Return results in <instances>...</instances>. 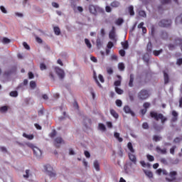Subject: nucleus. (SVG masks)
<instances>
[{"label": "nucleus", "instance_id": "f257e3e1", "mask_svg": "<svg viewBox=\"0 0 182 182\" xmlns=\"http://www.w3.org/2000/svg\"><path fill=\"white\" fill-rule=\"evenodd\" d=\"M127 147L129 151H131V153L128 154L129 159L130 161H132L131 163L136 166V164H137V158H136V155H134V149H133V145L132 144L131 142L128 143Z\"/></svg>", "mask_w": 182, "mask_h": 182}, {"label": "nucleus", "instance_id": "f03ea898", "mask_svg": "<svg viewBox=\"0 0 182 182\" xmlns=\"http://www.w3.org/2000/svg\"><path fill=\"white\" fill-rule=\"evenodd\" d=\"M150 116L157 122L161 120L162 124H164V122H167V117L163 116V114H159L156 112H151Z\"/></svg>", "mask_w": 182, "mask_h": 182}, {"label": "nucleus", "instance_id": "7ed1b4c3", "mask_svg": "<svg viewBox=\"0 0 182 182\" xmlns=\"http://www.w3.org/2000/svg\"><path fill=\"white\" fill-rule=\"evenodd\" d=\"M137 99L139 100H146L150 97V92L146 89L141 90L136 95Z\"/></svg>", "mask_w": 182, "mask_h": 182}, {"label": "nucleus", "instance_id": "20e7f679", "mask_svg": "<svg viewBox=\"0 0 182 182\" xmlns=\"http://www.w3.org/2000/svg\"><path fill=\"white\" fill-rule=\"evenodd\" d=\"M133 164H134L130 161L126 163L124 168L127 174H130V173H133V171H134V167L133 166Z\"/></svg>", "mask_w": 182, "mask_h": 182}, {"label": "nucleus", "instance_id": "39448f33", "mask_svg": "<svg viewBox=\"0 0 182 182\" xmlns=\"http://www.w3.org/2000/svg\"><path fill=\"white\" fill-rule=\"evenodd\" d=\"M88 9L90 11V14H92V15H95V16H96V15H97V13L100 11L99 6H95L93 4H90L88 6Z\"/></svg>", "mask_w": 182, "mask_h": 182}, {"label": "nucleus", "instance_id": "423d86ee", "mask_svg": "<svg viewBox=\"0 0 182 182\" xmlns=\"http://www.w3.org/2000/svg\"><path fill=\"white\" fill-rule=\"evenodd\" d=\"M159 25L161 28H168L171 25V20L163 19L159 21Z\"/></svg>", "mask_w": 182, "mask_h": 182}, {"label": "nucleus", "instance_id": "0eeeda50", "mask_svg": "<svg viewBox=\"0 0 182 182\" xmlns=\"http://www.w3.org/2000/svg\"><path fill=\"white\" fill-rule=\"evenodd\" d=\"M46 170L47 171V174L50 176V177H55L56 173L53 171V168L50 165L46 166Z\"/></svg>", "mask_w": 182, "mask_h": 182}, {"label": "nucleus", "instance_id": "6e6552de", "mask_svg": "<svg viewBox=\"0 0 182 182\" xmlns=\"http://www.w3.org/2000/svg\"><path fill=\"white\" fill-rule=\"evenodd\" d=\"M176 176H177V171H171L169 173V176L171 177V178H166V181L172 182L177 180V178L176 177Z\"/></svg>", "mask_w": 182, "mask_h": 182}, {"label": "nucleus", "instance_id": "1a4fd4ad", "mask_svg": "<svg viewBox=\"0 0 182 182\" xmlns=\"http://www.w3.org/2000/svg\"><path fill=\"white\" fill-rule=\"evenodd\" d=\"M64 143L65 141H63V139L60 136H58L54 139V146H55V147L59 148L60 147V144H63Z\"/></svg>", "mask_w": 182, "mask_h": 182}, {"label": "nucleus", "instance_id": "9d476101", "mask_svg": "<svg viewBox=\"0 0 182 182\" xmlns=\"http://www.w3.org/2000/svg\"><path fill=\"white\" fill-rule=\"evenodd\" d=\"M55 72L60 79H63V77H65V71L60 68H55Z\"/></svg>", "mask_w": 182, "mask_h": 182}, {"label": "nucleus", "instance_id": "9b49d317", "mask_svg": "<svg viewBox=\"0 0 182 182\" xmlns=\"http://www.w3.org/2000/svg\"><path fill=\"white\" fill-rule=\"evenodd\" d=\"M33 151L36 157H37L38 159H41L42 157V151H41V149H39V148H38L37 146L33 148Z\"/></svg>", "mask_w": 182, "mask_h": 182}, {"label": "nucleus", "instance_id": "f8f14e48", "mask_svg": "<svg viewBox=\"0 0 182 182\" xmlns=\"http://www.w3.org/2000/svg\"><path fill=\"white\" fill-rule=\"evenodd\" d=\"M109 38L112 41H114V42H116L117 40H116V32H114V26H112V29L111 30L109 34Z\"/></svg>", "mask_w": 182, "mask_h": 182}, {"label": "nucleus", "instance_id": "ddd939ff", "mask_svg": "<svg viewBox=\"0 0 182 182\" xmlns=\"http://www.w3.org/2000/svg\"><path fill=\"white\" fill-rule=\"evenodd\" d=\"M156 153H160L161 154H167V149H161L159 146H157L156 147Z\"/></svg>", "mask_w": 182, "mask_h": 182}, {"label": "nucleus", "instance_id": "4468645a", "mask_svg": "<svg viewBox=\"0 0 182 182\" xmlns=\"http://www.w3.org/2000/svg\"><path fill=\"white\" fill-rule=\"evenodd\" d=\"M93 166L96 171H100V163L99 162V161L97 160L94 161Z\"/></svg>", "mask_w": 182, "mask_h": 182}, {"label": "nucleus", "instance_id": "2eb2a0df", "mask_svg": "<svg viewBox=\"0 0 182 182\" xmlns=\"http://www.w3.org/2000/svg\"><path fill=\"white\" fill-rule=\"evenodd\" d=\"M124 111L125 112V113H129L131 116H134V112L132 111L129 106H125L124 107Z\"/></svg>", "mask_w": 182, "mask_h": 182}, {"label": "nucleus", "instance_id": "dca6fc26", "mask_svg": "<svg viewBox=\"0 0 182 182\" xmlns=\"http://www.w3.org/2000/svg\"><path fill=\"white\" fill-rule=\"evenodd\" d=\"M172 122H177L178 119V113H177V112L176 111H173L172 112Z\"/></svg>", "mask_w": 182, "mask_h": 182}, {"label": "nucleus", "instance_id": "f3484780", "mask_svg": "<svg viewBox=\"0 0 182 182\" xmlns=\"http://www.w3.org/2000/svg\"><path fill=\"white\" fill-rule=\"evenodd\" d=\"M152 140H154V141H161V140H163V137L160 135H154Z\"/></svg>", "mask_w": 182, "mask_h": 182}, {"label": "nucleus", "instance_id": "a211bd4d", "mask_svg": "<svg viewBox=\"0 0 182 182\" xmlns=\"http://www.w3.org/2000/svg\"><path fill=\"white\" fill-rule=\"evenodd\" d=\"M144 173L149 178H153V173L149 170L144 169Z\"/></svg>", "mask_w": 182, "mask_h": 182}, {"label": "nucleus", "instance_id": "6ab92c4d", "mask_svg": "<svg viewBox=\"0 0 182 182\" xmlns=\"http://www.w3.org/2000/svg\"><path fill=\"white\" fill-rule=\"evenodd\" d=\"M153 127L155 130L157 132H160L161 130H163V127L158 125L156 123H154Z\"/></svg>", "mask_w": 182, "mask_h": 182}, {"label": "nucleus", "instance_id": "aec40b11", "mask_svg": "<svg viewBox=\"0 0 182 182\" xmlns=\"http://www.w3.org/2000/svg\"><path fill=\"white\" fill-rule=\"evenodd\" d=\"M133 82H134V75H133V74H131L130 80H129V86L130 87H133Z\"/></svg>", "mask_w": 182, "mask_h": 182}, {"label": "nucleus", "instance_id": "412c9836", "mask_svg": "<svg viewBox=\"0 0 182 182\" xmlns=\"http://www.w3.org/2000/svg\"><path fill=\"white\" fill-rule=\"evenodd\" d=\"M114 136L115 139H117L119 142L123 141V138L120 137L119 133L115 132L114 134Z\"/></svg>", "mask_w": 182, "mask_h": 182}, {"label": "nucleus", "instance_id": "4be33fe9", "mask_svg": "<svg viewBox=\"0 0 182 182\" xmlns=\"http://www.w3.org/2000/svg\"><path fill=\"white\" fill-rule=\"evenodd\" d=\"M8 112V106H3L0 107V112L4 114Z\"/></svg>", "mask_w": 182, "mask_h": 182}, {"label": "nucleus", "instance_id": "5701e85b", "mask_svg": "<svg viewBox=\"0 0 182 182\" xmlns=\"http://www.w3.org/2000/svg\"><path fill=\"white\" fill-rule=\"evenodd\" d=\"M23 137H26V139H28V140H33V134H26V133L23 134Z\"/></svg>", "mask_w": 182, "mask_h": 182}, {"label": "nucleus", "instance_id": "b1692460", "mask_svg": "<svg viewBox=\"0 0 182 182\" xmlns=\"http://www.w3.org/2000/svg\"><path fill=\"white\" fill-rule=\"evenodd\" d=\"M164 83L167 85L168 83V74L164 71Z\"/></svg>", "mask_w": 182, "mask_h": 182}, {"label": "nucleus", "instance_id": "393cba45", "mask_svg": "<svg viewBox=\"0 0 182 182\" xmlns=\"http://www.w3.org/2000/svg\"><path fill=\"white\" fill-rule=\"evenodd\" d=\"M2 43H4V45H6L8 43H11V39L4 37L3 38L2 41H1Z\"/></svg>", "mask_w": 182, "mask_h": 182}, {"label": "nucleus", "instance_id": "a878e982", "mask_svg": "<svg viewBox=\"0 0 182 182\" xmlns=\"http://www.w3.org/2000/svg\"><path fill=\"white\" fill-rule=\"evenodd\" d=\"M110 113H111L112 116H113V117H114L115 119H118L119 114H117V112H116V111H114V109H111Z\"/></svg>", "mask_w": 182, "mask_h": 182}, {"label": "nucleus", "instance_id": "bb28decb", "mask_svg": "<svg viewBox=\"0 0 182 182\" xmlns=\"http://www.w3.org/2000/svg\"><path fill=\"white\" fill-rule=\"evenodd\" d=\"M53 31L55 35L57 36L60 35V28H59V27L58 26L54 27Z\"/></svg>", "mask_w": 182, "mask_h": 182}, {"label": "nucleus", "instance_id": "cd10ccee", "mask_svg": "<svg viewBox=\"0 0 182 182\" xmlns=\"http://www.w3.org/2000/svg\"><path fill=\"white\" fill-rule=\"evenodd\" d=\"M98 129L101 130V132H106V126L103 124H99Z\"/></svg>", "mask_w": 182, "mask_h": 182}, {"label": "nucleus", "instance_id": "c85d7f7f", "mask_svg": "<svg viewBox=\"0 0 182 182\" xmlns=\"http://www.w3.org/2000/svg\"><path fill=\"white\" fill-rule=\"evenodd\" d=\"M176 23L178 25V23H182V14L176 17Z\"/></svg>", "mask_w": 182, "mask_h": 182}, {"label": "nucleus", "instance_id": "c756f323", "mask_svg": "<svg viewBox=\"0 0 182 182\" xmlns=\"http://www.w3.org/2000/svg\"><path fill=\"white\" fill-rule=\"evenodd\" d=\"M102 45H103V43L102 42V40H100V38H97V46L98 49H100L102 48Z\"/></svg>", "mask_w": 182, "mask_h": 182}, {"label": "nucleus", "instance_id": "7c9ffc66", "mask_svg": "<svg viewBox=\"0 0 182 182\" xmlns=\"http://www.w3.org/2000/svg\"><path fill=\"white\" fill-rule=\"evenodd\" d=\"M121 45L122 46V48L124 49H129V42L125 41V42H122Z\"/></svg>", "mask_w": 182, "mask_h": 182}, {"label": "nucleus", "instance_id": "2f4dec72", "mask_svg": "<svg viewBox=\"0 0 182 182\" xmlns=\"http://www.w3.org/2000/svg\"><path fill=\"white\" fill-rule=\"evenodd\" d=\"M111 6H112V8H119L120 3H119V1H114L111 3Z\"/></svg>", "mask_w": 182, "mask_h": 182}, {"label": "nucleus", "instance_id": "473e14b6", "mask_svg": "<svg viewBox=\"0 0 182 182\" xmlns=\"http://www.w3.org/2000/svg\"><path fill=\"white\" fill-rule=\"evenodd\" d=\"M125 66H124V63H119V64H118V68L122 71V72H123V70H124V69H125Z\"/></svg>", "mask_w": 182, "mask_h": 182}, {"label": "nucleus", "instance_id": "72a5a7b5", "mask_svg": "<svg viewBox=\"0 0 182 182\" xmlns=\"http://www.w3.org/2000/svg\"><path fill=\"white\" fill-rule=\"evenodd\" d=\"M161 38H162V39H167V38H168V35L167 34V32L162 31L161 34Z\"/></svg>", "mask_w": 182, "mask_h": 182}, {"label": "nucleus", "instance_id": "f704fd0d", "mask_svg": "<svg viewBox=\"0 0 182 182\" xmlns=\"http://www.w3.org/2000/svg\"><path fill=\"white\" fill-rule=\"evenodd\" d=\"M161 53H163V49H161L159 50H154L153 51V54L154 55V56H159V55H160Z\"/></svg>", "mask_w": 182, "mask_h": 182}, {"label": "nucleus", "instance_id": "c9c22d12", "mask_svg": "<svg viewBox=\"0 0 182 182\" xmlns=\"http://www.w3.org/2000/svg\"><path fill=\"white\" fill-rule=\"evenodd\" d=\"M115 92L118 94V95H123L124 93V91L123 90L117 87H115Z\"/></svg>", "mask_w": 182, "mask_h": 182}, {"label": "nucleus", "instance_id": "e433bc0d", "mask_svg": "<svg viewBox=\"0 0 182 182\" xmlns=\"http://www.w3.org/2000/svg\"><path fill=\"white\" fill-rule=\"evenodd\" d=\"M128 9H129V12L130 15H131L132 16H133V15H134V7H133V6H129V7L128 8Z\"/></svg>", "mask_w": 182, "mask_h": 182}, {"label": "nucleus", "instance_id": "4c0bfd02", "mask_svg": "<svg viewBox=\"0 0 182 182\" xmlns=\"http://www.w3.org/2000/svg\"><path fill=\"white\" fill-rule=\"evenodd\" d=\"M85 42L86 46H87V48H89V49H90V48H92V43H90V41H89V39L85 38Z\"/></svg>", "mask_w": 182, "mask_h": 182}, {"label": "nucleus", "instance_id": "58836bf2", "mask_svg": "<svg viewBox=\"0 0 182 182\" xmlns=\"http://www.w3.org/2000/svg\"><path fill=\"white\" fill-rule=\"evenodd\" d=\"M84 123L86 127L89 126V124H92V120L90 119H85L84 120Z\"/></svg>", "mask_w": 182, "mask_h": 182}, {"label": "nucleus", "instance_id": "ea45409f", "mask_svg": "<svg viewBox=\"0 0 182 182\" xmlns=\"http://www.w3.org/2000/svg\"><path fill=\"white\" fill-rule=\"evenodd\" d=\"M31 173L30 170H26L25 174L23 175L24 178H29V173Z\"/></svg>", "mask_w": 182, "mask_h": 182}, {"label": "nucleus", "instance_id": "a19ab883", "mask_svg": "<svg viewBox=\"0 0 182 182\" xmlns=\"http://www.w3.org/2000/svg\"><path fill=\"white\" fill-rule=\"evenodd\" d=\"M107 73L108 75H113V68L112 67H107Z\"/></svg>", "mask_w": 182, "mask_h": 182}, {"label": "nucleus", "instance_id": "79ce46f5", "mask_svg": "<svg viewBox=\"0 0 182 182\" xmlns=\"http://www.w3.org/2000/svg\"><path fill=\"white\" fill-rule=\"evenodd\" d=\"M10 96H11V97H18V92L17 91L11 92Z\"/></svg>", "mask_w": 182, "mask_h": 182}, {"label": "nucleus", "instance_id": "37998d69", "mask_svg": "<svg viewBox=\"0 0 182 182\" xmlns=\"http://www.w3.org/2000/svg\"><path fill=\"white\" fill-rule=\"evenodd\" d=\"M0 151L4 154L8 153V149H6L5 146H0Z\"/></svg>", "mask_w": 182, "mask_h": 182}, {"label": "nucleus", "instance_id": "c03bdc74", "mask_svg": "<svg viewBox=\"0 0 182 182\" xmlns=\"http://www.w3.org/2000/svg\"><path fill=\"white\" fill-rule=\"evenodd\" d=\"M30 87H31L32 89H35V87H36V82L33 80L31 81Z\"/></svg>", "mask_w": 182, "mask_h": 182}, {"label": "nucleus", "instance_id": "a18cd8bd", "mask_svg": "<svg viewBox=\"0 0 182 182\" xmlns=\"http://www.w3.org/2000/svg\"><path fill=\"white\" fill-rule=\"evenodd\" d=\"M40 69L41 70H46L47 68H46V65H45V63H41L40 64Z\"/></svg>", "mask_w": 182, "mask_h": 182}, {"label": "nucleus", "instance_id": "49530a36", "mask_svg": "<svg viewBox=\"0 0 182 182\" xmlns=\"http://www.w3.org/2000/svg\"><path fill=\"white\" fill-rule=\"evenodd\" d=\"M160 2L162 5H167V4H170V2H171V0H160Z\"/></svg>", "mask_w": 182, "mask_h": 182}, {"label": "nucleus", "instance_id": "de8ad7c7", "mask_svg": "<svg viewBox=\"0 0 182 182\" xmlns=\"http://www.w3.org/2000/svg\"><path fill=\"white\" fill-rule=\"evenodd\" d=\"M26 144L28 146V147H30V149H32V150H33V149H35L36 146H35V145H33V144L31 143V142H27L26 143Z\"/></svg>", "mask_w": 182, "mask_h": 182}, {"label": "nucleus", "instance_id": "09e8293b", "mask_svg": "<svg viewBox=\"0 0 182 182\" xmlns=\"http://www.w3.org/2000/svg\"><path fill=\"white\" fill-rule=\"evenodd\" d=\"M151 48H152L151 41H149V43L147 44L148 52H151Z\"/></svg>", "mask_w": 182, "mask_h": 182}, {"label": "nucleus", "instance_id": "8fccbe9b", "mask_svg": "<svg viewBox=\"0 0 182 182\" xmlns=\"http://www.w3.org/2000/svg\"><path fill=\"white\" fill-rule=\"evenodd\" d=\"M115 103L118 107H122V105H123V102L120 100H117Z\"/></svg>", "mask_w": 182, "mask_h": 182}, {"label": "nucleus", "instance_id": "3c124183", "mask_svg": "<svg viewBox=\"0 0 182 182\" xmlns=\"http://www.w3.org/2000/svg\"><path fill=\"white\" fill-rule=\"evenodd\" d=\"M0 9L3 14H8V11H6V9L4 6H0Z\"/></svg>", "mask_w": 182, "mask_h": 182}, {"label": "nucleus", "instance_id": "603ef678", "mask_svg": "<svg viewBox=\"0 0 182 182\" xmlns=\"http://www.w3.org/2000/svg\"><path fill=\"white\" fill-rule=\"evenodd\" d=\"M149 161H154V156H151V155H147L146 156Z\"/></svg>", "mask_w": 182, "mask_h": 182}, {"label": "nucleus", "instance_id": "864d4df0", "mask_svg": "<svg viewBox=\"0 0 182 182\" xmlns=\"http://www.w3.org/2000/svg\"><path fill=\"white\" fill-rule=\"evenodd\" d=\"M23 46L25 48V49H27V50H29L31 49V47H29V45L26 42L23 43Z\"/></svg>", "mask_w": 182, "mask_h": 182}, {"label": "nucleus", "instance_id": "5fc2aeb1", "mask_svg": "<svg viewBox=\"0 0 182 182\" xmlns=\"http://www.w3.org/2000/svg\"><path fill=\"white\" fill-rule=\"evenodd\" d=\"M113 46H114L113 43H112V41H109V42L108 43L107 46V48L108 49H112V48H113Z\"/></svg>", "mask_w": 182, "mask_h": 182}, {"label": "nucleus", "instance_id": "6e6d98bb", "mask_svg": "<svg viewBox=\"0 0 182 182\" xmlns=\"http://www.w3.org/2000/svg\"><path fill=\"white\" fill-rule=\"evenodd\" d=\"M176 149H177V146H173L170 149V153L171 154L174 155V150H176Z\"/></svg>", "mask_w": 182, "mask_h": 182}, {"label": "nucleus", "instance_id": "4d7b16f0", "mask_svg": "<svg viewBox=\"0 0 182 182\" xmlns=\"http://www.w3.org/2000/svg\"><path fill=\"white\" fill-rule=\"evenodd\" d=\"M35 38L36 42H38V43H42L43 42L42 38L38 37V36H35Z\"/></svg>", "mask_w": 182, "mask_h": 182}, {"label": "nucleus", "instance_id": "13d9d810", "mask_svg": "<svg viewBox=\"0 0 182 182\" xmlns=\"http://www.w3.org/2000/svg\"><path fill=\"white\" fill-rule=\"evenodd\" d=\"M139 14L140 16H142L143 18H146V12H144V11H140L139 12Z\"/></svg>", "mask_w": 182, "mask_h": 182}, {"label": "nucleus", "instance_id": "bf43d9fd", "mask_svg": "<svg viewBox=\"0 0 182 182\" xmlns=\"http://www.w3.org/2000/svg\"><path fill=\"white\" fill-rule=\"evenodd\" d=\"M123 23V19L122 18H119L116 21V24L117 25H122Z\"/></svg>", "mask_w": 182, "mask_h": 182}, {"label": "nucleus", "instance_id": "052dcab7", "mask_svg": "<svg viewBox=\"0 0 182 182\" xmlns=\"http://www.w3.org/2000/svg\"><path fill=\"white\" fill-rule=\"evenodd\" d=\"M144 109H149V107H150V103L149 102H145L143 105Z\"/></svg>", "mask_w": 182, "mask_h": 182}, {"label": "nucleus", "instance_id": "680f3d73", "mask_svg": "<svg viewBox=\"0 0 182 182\" xmlns=\"http://www.w3.org/2000/svg\"><path fill=\"white\" fill-rule=\"evenodd\" d=\"M114 86H120L122 85V81L120 80H117L114 83Z\"/></svg>", "mask_w": 182, "mask_h": 182}, {"label": "nucleus", "instance_id": "e2e57ef3", "mask_svg": "<svg viewBox=\"0 0 182 182\" xmlns=\"http://www.w3.org/2000/svg\"><path fill=\"white\" fill-rule=\"evenodd\" d=\"M142 127L143 129H149V124L147 122L143 123Z\"/></svg>", "mask_w": 182, "mask_h": 182}, {"label": "nucleus", "instance_id": "0e129e2a", "mask_svg": "<svg viewBox=\"0 0 182 182\" xmlns=\"http://www.w3.org/2000/svg\"><path fill=\"white\" fill-rule=\"evenodd\" d=\"M105 11H106V12H112V7L111 6H107L106 7H105Z\"/></svg>", "mask_w": 182, "mask_h": 182}, {"label": "nucleus", "instance_id": "69168bd1", "mask_svg": "<svg viewBox=\"0 0 182 182\" xmlns=\"http://www.w3.org/2000/svg\"><path fill=\"white\" fill-rule=\"evenodd\" d=\"M176 65H178V66H181V65H182V58H179L176 60Z\"/></svg>", "mask_w": 182, "mask_h": 182}, {"label": "nucleus", "instance_id": "338daca9", "mask_svg": "<svg viewBox=\"0 0 182 182\" xmlns=\"http://www.w3.org/2000/svg\"><path fill=\"white\" fill-rule=\"evenodd\" d=\"M119 55H121V56H125V55H126V51H124V50H119Z\"/></svg>", "mask_w": 182, "mask_h": 182}, {"label": "nucleus", "instance_id": "774afa93", "mask_svg": "<svg viewBox=\"0 0 182 182\" xmlns=\"http://www.w3.org/2000/svg\"><path fill=\"white\" fill-rule=\"evenodd\" d=\"M49 76L51 80L55 81V75H53V73H50Z\"/></svg>", "mask_w": 182, "mask_h": 182}]
</instances>
